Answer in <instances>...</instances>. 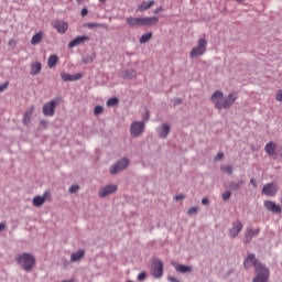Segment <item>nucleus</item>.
Instances as JSON below:
<instances>
[{
    "mask_svg": "<svg viewBox=\"0 0 282 282\" xmlns=\"http://www.w3.org/2000/svg\"><path fill=\"white\" fill-rule=\"evenodd\" d=\"M239 98V96L237 95V93H230L227 96H224V93H221L220 90H216L212 97L210 100L214 104V107L216 109H230V107H232V105H235L236 100Z\"/></svg>",
    "mask_w": 282,
    "mask_h": 282,
    "instance_id": "f257e3e1",
    "label": "nucleus"
},
{
    "mask_svg": "<svg viewBox=\"0 0 282 282\" xmlns=\"http://www.w3.org/2000/svg\"><path fill=\"white\" fill-rule=\"evenodd\" d=\"M17 263L21 265L22 270L24 272H31L32 268H34V264L36 263V260L34 259V256L31 253L24 252L17 257L15 259Z\"/></svg>",
    "mask_w": 282,
    "mask_h": 282,
    "instance_id": "f03ea898",
    "label": "nucleus"
},
{
    "mask_svg": "<svg viewBox=\"0 0 282 282\" xmlns=\"http://www.w3.org/2000/svg\"><path fill=\"white\" fill-rule=\"evenodd\" d=\"M208 46V41L206 39L200 37L197 42V45L192 48L189 52V58H197L199 56H204L206 54V47Z\"/></svg>",
    "mask_w": 282,
    "mask_h": 282,
    "instance_id": "7ed1b4c3",
    "label": "nucleus"
},
{
    "mask_svg": "<svg viewBox=\"0 0 282 282\" xmlns=\"http://www.w3.org/2000/svg\"><path fill=\"white\" fill-rule=\"evenodd\" d=\"M256 276L253 278L252 282H268L270 281V269L263 264L254 269Z\"/></svg>",
    "mask_w": 282,
    "mask_h": 282,
    "instance_id": "20e7f679",
    "label": "nucleus"
},
{
    "mask_svg": "<svg viewBox=\"0 0 282 282\" xmlns=\"http://www.w3.org/2000/svg\"><path fill=\"white\" fill-rule=\"evenodd\" d=\"M129 164H131V161H129L128 158H121L113 165L110 166V175H116L120 173V171H124L129 166Z\"/></svg>",
    "mask_w": 282,
    "mask_h": 282,
    "instance_id": "39448f33",
    "label": "nucleus"
},
{
    "mask_svg": "<svg viewBox=\"0 0 282 282\" xmlns=\"http://www.w3.org/2000/svg\"><path fill=\"white\" fill-rule=\"evenodd\" d=\"M144 129H147V124L144 121H133L130 124V135L131 138H140L144 133Z\"/></svg>",
    "mask_w": 282,
    "mask_h": 282,
    "instance_id": "423d86ee",
    "label": "nucleus"
},
{
    "mask_svg": "<svg viewBox=\"0 0 282 282\" xmlns=\"http://www.w3.org/2000/svg\"><path fill=\"white\" fill-rule=\"evenodd\" d=\"M61 102L59 98H55L46 104H44L42 108V113L44 116H47L48 118H52L54 113H56V106Z\"/></svg>",
    "mask_w": 282,
    "mask_h": 282,
    "instance_id": "0eeeda50",
    "label": "nucleus"
},
{
    "mask_svg": "<svg viewBox=\"0 0 282 282\" xmlns=\"http://www.w3.org/2000/svg\"><path fill=\"white\" fill-rule=\"evenodd\" d=\"M151 274L154 279H162L164 274V263L160 259H154L151 265Z\"/></svg>",
    "mask_w": 282,
    "mask_h": 282,
    "instance_id": "6e6552de",
    "label": "nucleus"
},
{
    "mask_svg": "<svg viewBox=\"0 0 282 282\" xmlns=\"http://www.w3.org/2000/svg\"><path fill=\"white\" fill-rule=\"evenodd\" d=\"M276 193H279V186L274 182L268 183L262 187V195H267V197H276Z\"/></svg>",
    "mask_w": 282,
    "mask_h": 282,
    "instance_id": "1a4fd4ad",
    "label": "nucleus"
},
{
    "mask_svg": "<svg viewBox=\"0 0 282 282\" xmlns=\"http://www.w3.org/2000/svg\"><path fill=\"white\" fill-rule=\"evenodd\" d=\"M245 268L248 270V268H251L253 265L254 270L257 268H261L263 263L261 261L257 260V256L254 253H250L243 261Z\"/></svg>",
    "mask_w": 282,
    "mask_h": 282,
    "instance_id": "9d476101",
    "label": "nucleus"
},
{
    "mask_svg": "<svg viewBox=\"0 0 282 282\" xmlns=\"http://www.w3.org/2000/svg\"><path fill=\"white\" fill-rule=\"evenodd\" d=\"M243 230V224L241 220H235L229 229L230 239H236L237 236Z\"/></svg>",
    "mask_w": 282,
    "mask_h": 282,
    "instance_id": "9b49d317",
    "label": "nucleus"
},
{
    "mask_svg": "<svg viewBox=\"0 0 282 282\" xmlns=\"http://www.w3.org/2000/svg\"><path fill=\"white\" fill-rule=\"evenodd\" d=\"M118 191V185H106L99 189V197H108V195H112V193H116Z\"/></svg>",
    "mask_w": 282,
    "mask_h": 282,
    "instance_id": "f8f14e48",
    "label": "nucleus"
},
{
    "mask_svg": "<svg viewBox=\"0 0 282 282\" xmlns=\"http://www.w3.org/2000/svg\"><path fill=\"white\" fill-rule=\"evenodd\" d=\"M61 78L64 80V83H74L76 80H80L83 78V74L76 73L74 75H70L69 73L62 72Z\"/></svg>",
    "mask_w": 282,
    "mask_h": 282,
    "instance_id": "ddd939ff",
    "label": "nucleus"
},
{
    "mask_svg": "<svg viewBox=\"0 0 282 282\" xmlns=\"http://www.w3.org/2000/svg\"><path fill=\"white\" fill-rule=\"evenodd\" d=\"M156 133L162 140H166L169 133H171V126H169V123H162L156 128Z\"/></svg>",
    "mask_w": 282,
    "mask_h": 282,
    "instance_id": "4468645a",
    "label": "nucleus"
},
{
    "mask_svg": "<svg viewBox=\"0 0 282 282\" xmlns=\"http://www.w3.org/2000/svg\"><path fill=\"white\" fill-rule=\"evenodd\" d=\"M264 207L270 213H274V214L281 215V212H282L281 205H278L276 203H274L272 200H264Z\"/></svg>",
    "mask_w": 282,
    "mask_h": 282,
    "instance_id": "2eb2a0df",
    "label": "nucleus"
},
{
    "mask_svg": "<svg viewBox=\"0 0 282 282\" xmlns=\"http://www.w3.org/2000/svg\"><path fill=\"white\" fill-rule=\"evenodd\" d=\"M53 28L57 30L58 34H65V32H67V30L69 29V25L65 21L55 20Z\"/></svg>",
    "mask_w": 282,
    "mask_h": 282,
    "instance_id": "dca6fc26",
    "label": "nucleus"
},
{
    "mask_svg": "<svg viewBox=\"0 0 282 282\" xmlns=\"http://www.w3.org/2000/svg\"><path fill=\"white\" fill-rule=\"evenodd\" d=\"M87 41H89L88 35H79L68 43V47L69 48L77 47V45H83V43H87Z\"/></svg>",
    "mask_w": 282,
    "mask_h": 282,
    "instance_id": "f3484780",
    "label": "nucleus"
},
{
    "mask_svg": "<svg viewBox=\"0 0 282 282\" xmlns=\"http://www.w3.org/2000/svg\"><path fill=\"white\" fill-rule=\"evenodd\" d=\"M138 76V70L134 68H126L121 72V78L124 80H133Z\"/></svg>",
    "mask_w": 282,
    "mask_h": 282,
    "instance_id": "a211bd4d",
    "label": "nucleus"
},
{
    "mask_svg": "<svg viewBox=\"0 0 282 282\" xmlns=\"http://www.w3.org/2000/svg\"><path fill=\"white\" fill-rule=\"evenodd\" d=\"M260 229L247 228L245 232V243H250L253 237H259Z\"/></svg>",
    "mask_w": 282,
    "mask_h": 282,
    "instance_id": "6ab92c4d",
    "label": "nucleus"
},
{
    "mask_svg": "<svg viewBox=\"0 0 282 282\" xmlns=\"http://www.w3.org/2000/svg\"><path fill=\"white\" fill-rule=\"evenodd\" d=\"M172 265L175 268L176 272L181 274H188V272H193V268L180 263L173 262Z\"/></svg>",
    "mask_w": 282,
    "mask_h": 282,
    "instance_id": "aec40b11",
    "label": "nucleus"
},
{
    "mask_svg": "<svg viewBox=\"0 0 282 282\" xmlns=\"http://www.w3.org/2000/svg\"><path fill=\"white\" fill-rule=\"evenodd\" d=\"M126 23L130 28H138V25L142 26V18L128 17L126 18Z\"/></svg>",
    "mask_w": 282,
    "mask_h": 282,
    "instance_id": "412c9836",
    "label": "nucleus"
},
{
    "mask_svg": "<svg viewBox=\"0 0 282 282\" xmlns=\"http://www.w3.org/2000/svg\"><path fill=\"white\" fill-rule=\"evenodd\" d=\"M159 21L160 19H158V17L141 18V25H144V26L158 25Z\"/></svg>",
    "mask_w": 282,
    "mask_h": 282,
    "instance_id": "4be33fe9",
    "label": "nucleus"
},
{
    "mask_svg": "<svg viewBox=\"0 0 282 282\" xmlns=\"http://www.w3.org/2000/svg\"><path fill=\"white\" fill-rule=\"evenodd\" d=\"M43 69V65H41V62H34L31 64V76H36V74H41V70Z\"/></svg>",
    "mask_w": 282,
    "mask_h": 282,
    "instance_id": "5701e85b",
    "label": "nucleus"
},
{
    "mask_svg": "<svg viewBox=\"0 0 282 282\" xmlns=\"http://www.w3.org/2000/svg\"><path fill=\"white\" fill-rule=\"evenodd\" d=\"M32 113H34V107H31L25 110V112L23 115V119H22L23 124H29L31 122Z\"/></svg>",
    "mask_w": 282,
    "mask_h": 282,
    "instance_id": "b1692460",
    "label": "nucleus"
},
{
    "mask_svg": "<svg viewBox=\"0 0 282 282\" xmlns=\"http://www.w3.org/2000/svg\"><path fill=\"white\" fill-rule=\"evenodd\" d=\"M264 151L268 155H274L276 153V145L274 142L270 141L265 144Z\"/></svg>",
    "mask_w": 282,
    "mask_h": 282,
    "instance_id": "393cba45",
    "label": "nucleus"
},
{
    "mask_svg": "<svg viewBox=\"0 0 282 282\" xmlns=\"http://www.w3.org/2000/svg\"><path fill=\"white\" fill-rule=\"evenodd\" d=\"M246 184V182H243V180H239L237 182H231L229 184V188L230 191H236V193H239V191H241V186H243Z\"/></svg>",
    "mask_w": 282,
    "mask_h": 282,
    "instance_id": "a878e982",
    "label": "nucleus"
},
{
    "mask_svg": "<svg viewBox=\"0 0 282 282\" xmlns=\"http://www.w3.org/2000/svg\"><path fill=\"white\" fill-rule=\"evenodd\" d=\"M83 257H85V250L80 249L77 252H74L70 254V261L72 262L80 261Z\"/></svg>",
    "mask_w": 282,
    "mask_h": 282,
    "instance_id": "bb28decb",
    "label": "nucleus"
},
{
    "mask_svg": "<svg viewBox=\"0 0 282 282\" xmlns=\"http://www.w3.org/2000/svg\"><path fill=\"white\" fill-rule=\"evenodd\" d=\"M152 6H155V1H143L140 6H139V12H144L147 10H149V8H151Z\"/></svg>",
    "mask_w": 282,
    "mask_h": 282,
    "instance_id": "cd10ccee",
    "label": "nucleus"
},
{
    "mask_svg": "<svg viewBox=\"0 0 282 282\" xmlns=\"http://www.w3.org/2000/svg\"><path fill=\"white\" fill-rule=\"evenodd\" d=\"M43 41V32L35 33L31 39V45H39Z\"/></svg>",
    "mask_w": 282,
    "mask_h": 282,
    "instance_id": "c85d7f7f",
    "label": "nucleus"
},
{
    "mask_svg": "<svg viewBox=\"0 0 282 282\" xmlns=\"http://www.w3.org/2000/svg\"><path fill=\"white\" fill-rule=\"evenodd\" d=\"M58 63V56L57 55H50L48 59H47V67H50V69L56 67V64Z\"/></svg>",
    "mask_w": 282,
    "mask_h": 282,
    "instance_id": "c756f323",
    "label": "nucleus"
},
{
    "mask_svg": "<svg viewBox=\"0 0 282 282\" xmlns=\"http://www.w3.org/2000/svg\"><path fill=\"white\" fill-rule=\"evenodd\" d=\"M151 39H153V33L148 32V33L141 35V37L139 39V43H141V45L144 43H149V41H151Z\"/></svg>",
    "mask_w": 282,
    "mask_h": 282,
    "instance_id": "7c9ffc66",
    "label": "nucleus"
},
{
    "mask_svg": "<svg viewBox=\"0 0 282 282\" xmlns=\"http://www.w3.org/2000/svg\"><path fill=\"white\" fill-rule=\"evenodd\" d=\"M96 61V53L87 54L86 56L83 57V63L85 65H89V63H93Z\"/></svg>",
    "mask_w": 282,
    "mask_h": 282,
    "instance_id": "2f4dec72",
    "label": "nucleus"
},
{
    "mask_svg": "<svg viewBox=\"0 0 282 282\" xmlns=\"http://www.w3.org/2000/svg\"><path fill=\"white\" fill-rule=\"evenodd\" d=\"M45 196H35L33 197V206H43V204H45Z\"/></svg>",
    "mask_w": 282,
    "mask_h": 282,
    "instance_id": "473e14b6",
    "label": "nucleus"
},
{
    "mask_svg": "<svg viewBox=\"0 0 282 282\" xmlns=\"http://www.w3.org/2000/svg\"><path fill=\"white\" fill-rule=\"evenodd\" d=\"M85 28H88L89 30H94V28H102V24L96 23V22H88L85 24Z\"/></svg>",
    "mask_w": 282,
    "mask_h": 282,
    "instance_id": "72a5a7b5",
    "label": "nucleus"
},
{
    "mask_svg": "<svg viewBox=\"0 0 282 282\" xmlns=\"http://www.w3.org/2000/svg\"><path fill=\"white\" fill-rule=\"evenodd\" d=\"M221 171L227 173V175H232V165H225L221 167Z\"/></svg>",
    "mask_w": 282,
    "mask_h": 282,
    "instance_id": "f704fd0d",
    "label": "nucleus"
},
{
    "mask_svg": "<svg viewBox=\"0 0 282 282\" xmlns=\"http://www.w3.org/2000/svg\"><path fill=\"white\" fill-rule=\"evenodd\" d=\"M102 111H105V108L102 106H96L94 108V115L95 116H100V113H102Z\"/></svg>",
    "mask_w": 282,
    "mask_h": 282,
    "instance_id": "c9c22d12",
    "label": "nucleus"
},
{
    "mask_svg": "<svg viewBox=\"0 0 282 282\" xmlns=\"http://www.w3.org/2000/svg\"><path fill=\"white\" fill-rule=\"evenodd\" d=\"M78 191H80V186L78 185H72L69 188H68V193H70L72 195H74V193H78Z\"/></svg>",
    "mask_w": 282,
    "mask_h": 282,
    "instance_id": "e433bc0d",
    "label": "nucleus"
},
{
    "mask_svg": "<svg viewBox=\"0 0 282 282\" xmlns=\"http://www.w3.org/2000/svg\"><path fill=\"white\" fill-rule=\"evenodd\" d=\"M115 105H118V98L115 97L107 100L108 107H115Z\"/></svg>",
    "mask_w": 282,
    "mask_h": 282,
    "instance_id": "4c0bfd02",
    "label": "nucleus"
},
{
    "mask_svg": "<svg viewBox=\"0 0 282 282\" xmlns=\"http://www.w3.org/2000/svg\"><path fill=\"white\" fill-rule=\"evenodd\" d=\"M199 212V207H191L188 210H187V215H197V213Z\"/></svg>",
    "mask_w": 282,
    "mask_h": 282,
    "instance_id": "58836bf2",
    "label": "nucleus"
},
{
    "mask_svg": "<svg viewBox=\"0 0 282 282\" xmlns=\"http://www.w3.org/2000/svg\"><path fill=\"white\" fill-rule=\"evenodd\" d=\"M232 194L230 193V191H226V192H224L223 193V199H224V202H228V199H230V196H231Z\"/></svg>",
    "mask_w": 282,
    "mask_h": 282,
    "instance_id": "ea45409f",
    "label": "nucleus"
},
{
    "mask_svg": "<svg viewBox=\"0 0 282 282\" xmlns=\"http://www.w3.org/2000/svg\"><path fill=\"white\" fill-rule=\"evenodd\" d=\"M275 100H276L278 102H282V89H280V90L276 93Z\"/></svg>",
    "mask_w": 282,
    "mask_h": 282,
    "instance_id": "a19ab883",
    "label": "nucleus"
},
{
    "mask_svg": "<svg viewBox=\"0 0 282 282\" xmlns=\"http://www.w3.org/2000/svg\"><path fill=\"white\" fill-rule=\"evenodd\" d=\"M147 279V273L145 272H141L138 274V281H145Z\"/></svg>",
    "mask_w": 282,
    "mask_h": 282,
    "instance_id": "79ce46f5",
    "label": "nucleus"
},
{
    "mask_svg": "<svg viewBox=\"0 0 282 282\" xmlns=\"http://www.w3.org/2000/svg\"><path fill=\"white\" fill-rule=\"evenodd\" d=\"M8 85H9L8 82L0 85V94H2V91H6V89H8Z\"/></svg>",
    "mask_w": 282,
    "mask_h": 282,
    "instance_id": "37998d69",
    "label": "nucleus"
},
{
    "mask_svg": "<svg viewBox=\"0 0 282 282\" xmlns=\"http://www.w3.org/2000/svg\"><path fill=\"white\" fill-rule=\"evenodd\" d=\"M219 160H224V152H218L217 155L215 156L216 162H219Z\"/></svg>",
    "mask_w": 282,
    "mask_h": 282,
    "instance_id": "c03bdc74",
    "label": "nucleus"
},
{
    "mask_svg": "<svg viewBox=\"0 0 282 282\" xmlns=\"http://www.w3.org/2000/svg\"><path fill=\"white\" fill-rule=\"evenodd\" d=\"M80 14L82 17H85L86 14H89V10H87V8H83Z\"/></svg>",
    "mask_w": 282,
    "mask_h": 282,
    "instance_id": "a18cd8bd",
    "label": "nucleus"
},
{
    "mask_svg": "<svg viewBox=\"0 0 282 282\" xmlns=\"http://www.w3.org/2000/svg\"><path fill=\"white\" fill-rule=\"evenodd\" d=\"M40 124H41V127H44V129H47V121L46 120L42 119L40 121Z\"/></svg>",
    "mask_w": 282,
    "mask_h": 282,
    "instance_id": "49530a36",
    "label": "nucleus"
},
{
    "mask_svg": "<svg viewBox=\"0 0 282 282\" xmlns=\"http://www.w3.org/2000/svg\"><path fill=\"white\" fill-rule=\"evenodd\" d=\"M175 202H182L184 199V195H176L174 196Z\"/></svg>",
    "mask_w": 282,
    "mask_h": 282,
    "instance_id": "de8ad7c7",
    "label": "nucleus"
},
{
    "mask_svg": "<svg viewBox=\"0 0 282 282\" xmlns=\"http://www.w3.org/2000/svg\"><path fill=\"white\" fill-rule=\"evenodd\" d=\"M250 184H251V186H253L254 188H257V180L251 178V180H250Z\"/></svg>",
    "mask_w": 282,
    "mask_h": 282,
    "instance_id": "09e8293b",
    "label": "nucleus"
},
{
    "mask_svg": "<svg viewBox=\"0 0 282 282\" xmlns=\"http://www.w3.org/2000/svg\"><path fill=\"white\" fill-rule=\"evenodd\" d=\"M148 120H149V112H147V113L143 116V122H144V124H147Z\"/></svg>",
    "mask_w": 282,
    "mask_h": 282,
    "instance_id": "8fccbe9b",
    "label": "nucleus"
},
{
    "mask_svg": "<svg viewBox=\"0 0 282 282\" xmlns=\"http://www.w3.org/2000/svg\"><path fill=\"white\" fill-rule=\"evenodd\" d=\"M202 204H203L204 206H207V204H209L208 198L204 197V198L202 199Z\"/></svg>",
    "mask_w": 282,
    "mask_h": 282,
    "instance_id": "3c124183",
    "label": "nucleus"
},
{
    "mask_svg": "<svg viewBox=\"0 0 282 282\" xmlns=\"http://www.w3.org/2000/svg\"><path fill=\"white\" fill-rule=\"evenodd\" d=\"M182 98H176L175 100H174V105H182Z\"/></svg>",
    "mask_w": 282,
    "mask_h": 282,
    "instance_id": "603ef678",
    "label": "nucleus"
},
{
    "mask_svg": "<svg viewBox=\"0 0 282 282\" xmlns=\"http://www.w3.org/2000/svg\"><path fill=\"white\" fill-rule=\"evenodd\" d=\"M164 10L162 7H159L154 10V14H159V12H162Z\"/></svg>",
    "mask_w": 282,
    "mask_h": 282,
    "instance_id": "864d4df0",
    "label": "nucleus"
},
{
    "mask_svg": "<svg viewBox=\"0 0 282 282\" xmlns=\"http://www.w3.org/2000/svg\"><path fill=\"white\" fill-rule=\"evenodd\" d=\"M4 229H6V224L0 223V232H1V230H4Z\"/></svg>",
    "mask_w": 282,
    "mask_h": 282,
    "instance_id": "5fc2aeb1",
    "label": "nucleus"
},
{
    "mask_svg": "<svg viewBox=\"0 0 282 282\" xmlns=\"http://www.w3.org/2000/svg\"><path fill=\"white\" fill-rule=\"evenodd\" d=\"M76 3H83V0H76Z\"/></svg>",
    "mask_w": 282,
    "mask_h": 282,
    "instance_id": "6e6d98bb",
    "label": "nucleus"
},
{
    "mask_svg": "<svg viewBox=\"0 0 282 282\" xmlns=\"http://www.w3.org/2000/svg\"><path fill=\"white\" fill-rule=\"evenodd\" d=\"M105 1H107V0H99L100 3H105Z\"/></svg>",
    "mask_w": 282,
    "mask_h": 282,
    "instance_id": "4d7b16f0",
    "label": "nucleus"
},
{
    "mask_svg": "<svg viewBox=\"0 0 282 282\" xmlns=\"http://www.w3.org/2000/svg\"><path fill=\"white\" fill-rule=\"evenodd\" d=\"M9 45H12V41H9Z\"/></svg>",
    "mask_w": 282,
    "mask_h": 282,
    "instance_id": "13d9d810",
    "label": "nucleus"
},
{
    "mask_svg": "<svg viewBox=\"0 0 282 282\" xmlns=\"http://www.w3.org/2000/svg\"><path fill=\"white\" fill-rule=\"evenodd\" d=\"M128 282H131V281H128Z\"/></svg>",
    "mask_w": 282,
    "mask_h": 282,
    "instance_id": "bf43d9fd",
    "label": "nucleus"
}]
</instances>
